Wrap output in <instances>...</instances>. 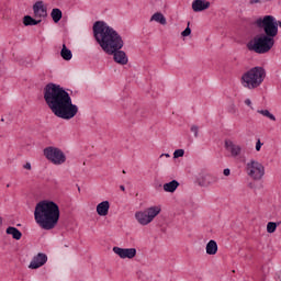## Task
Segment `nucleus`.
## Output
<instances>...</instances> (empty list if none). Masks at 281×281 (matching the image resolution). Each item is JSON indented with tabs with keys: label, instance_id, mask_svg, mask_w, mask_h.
I'll return each mask as SVG.
<instances>
[{
	"label": "nucleus",
	"instance_id": "f3484780",
	"mask_svg": "<svg viewBox=\"0 0 281 281\" xmlns=\"http://www.w3.org/2000/svg\"><path fill=\"white\" fill-rule=\"evenodd\" d=\"M217 251H218V245L216 244V241L214 239H211L206 244V254L209 256H216Z\"/></svg>",
	"mask_w": 281,
	"mask_h": 281
},
{
	"label": "nucleus",
	"instance_id": "6e6552de",
	"mask_svg": "<svg viewBox=\"0 0 281 281\" xmlns=\"http://www.w3.org/2000/svg\"><path fill=\"white\" fill-rule=\"evenodd\" d=\"M44 157L54 166H63L67 161V156L58 147L49 146L44 148Z\"/></svg>",
	"mask_w": 281,
	"mask_h": 281
},
{
	"label": "nucleus",
	"instance_id": "393cba45",
	"mask_svg": "<svg viewBox=\"0 0 281 281\" xmlns=\"http://www.w3.org/2000/svg\"><path fill=\"white\" fill-rule=\"evenodd\" d=\"M276 229H278V224L274 222H269L267 224V232L268 234H273L276 232Z\"/></svg>",
	"mask_w": 281,
	"mask_h": 281
},
{
	"label": "nucleus",
	"instance_id": "a211bd4d",
	"mask_svg": "<svg viewBox=\"0 0 281 281\" xmlns=\"http://www.w3.org/2000/svg\"><path fill=\"white\" fill-rule=\"evenodd\" d=\"M216 181H218V178L210 173H206L203 176V180L202 182H200V186H212V183H216Z\"/></svg>",
	"mask_w": 281,
	"mask_h": 281
},
{
	"label": "nucleus",
	"instance_id": "4be33fe9",
	"mask_svg": "<svg viewBox=\"0 0 281 281\" xmlns=\"http://www.w3.org/2000/svg\"><path fill=\"white\" fill-rule=\"evenodd\" d=\"M60 56L64 58V60H71V58H74V54H71V50L67 48V45L65 44H63Z\"/></svg>",
	"mask_w": 281,
	"mask_h": 281
},
{
	"label": "nucleus",
	"instance_id": "cd10ccee",
	"mask_svg": "<svg viewBox=\"0 0 281 281\" xmlns=\"http://www.w3.org/2000/svg\"><path fill=\"white\" fill-rule=\"evenodd\" d=\"M191 133H194V137H199V126L192 125Z\"/></svg>",
	"mask_w": 281,
	"mask_h": 281
},
{
	"label": "nucleus",
	"instance_id": "bb28decb",
	"mask_svg": "<svg viewBox=\"0 0 281 281\" xmlns=\"http://www.w3.org/2000/svg\"><path fill=\"white\" fill-rule=\"evenodd\" d=\"M192 34V29H190V22L184 31L181 32V36H190Z\"/></svg>",
	"mask_w": 281,
	"mask_h": 281
},
{
	"label": "nucleus",
	"instance_id": "c9c22d12",
	"mask_svg": "<svg viewBox=\"0 0 281 281\" xmlns=\"http://www.w3.org/2000/svg\"><path fill=\"white\" fill-rule=\"evenodd\" d=\"M277 27H281V21H277Z\"/></svg>",
	"mask_w": 281,
	"mask_h": 281
},
{
	"label": "nucleus",
	"instance_id": "7ed1b4c3",
	"mask_svg": "<svg viewBox=\"0 0 281 281\" xmlns=\"http://www.w3.org/2000/svg\"><path fill=\"white\" fill-rule=\"evenodd\" d=\"M34 218L42 229L49 232L60 221V207L54 201L43 200L35 205Z\"/></svg>",
	"mask_w": 281,
	"mask_h": 281
},
{
	"label": "nucleus",
	"instance_id": "1a4fd4ad",
	"mask_svg": "<svg viewBox=\"0 0 281 281\" xmlns=\"http://www.w3.org/2000/svg\"><path fill=\"white\" fill-rule=\"evenodd\" d=\"M246 172L255 181H260L265 177V166L257 160H250L246 165Z\"/></svg>",
	"mask_w": 281,
	"mask_h": 281
},
{
	"label": "nucleus",
	"instance_id": "f257e3e1",
	"mask_svg": "<svg viewBox=\"0 0 281 281\" xmlns=\"http://www.w3.org/2000/svg\"><path fill=\"white\" fill-rule=\"evenodd\" d=\"M92 30L95 42L108 56H113L117 65H128V56L122 50L124 40L115 29L104 21H97Z\"/></svg>",
	"mask_w": 281,
	"mask_h": 281
},
{
	"label": "nucleus",
	"instance_id": "c756f323",
	"mask_svg": "<svg viewBox=\"0 0 281 281\" xmlns=\"http://www.w3.org/2000/svg\"><path fill=\"white\" fill-rule=\"evenodd\" d=\"M260 148H262V142H260V138H258V140L256 143V150H257V153H260Z\"/></svg>",
	"mask_w": 281,
	"mask_h": 281
},
{
	"label": "nucleus",
	"instance_id": "4468645a",
	"mask_svg": "<svg viewBox=\"0 0 281 281\" xmlns=\"http://www.w3.org/2000/svg\"><path fill=\"white\" fill-rule=\"evenodd\" d=\"M211 3L207 0H194L192 2V10L193 12H203L209 10Z\"/></svg>",
	"mask_w": 281,
	"mask_h": 281
},
{
	"label": "nucleus",
	"instance_id": "39448f33",
	"mask_svg": "<svg viewBox=\"0 0 281 281\" xmlns=\"http://www.w3.org/2000/svg\"><path fill=\"white\" fill-rule=\"evenodd\" d=\"M274 45L276 40L273 37L261 33L248 42L247 49H249V52H255V54H268V52L273 49Z\"/></svg>",
	"mask_w": 281,
	"mask_h": 281
},
{
	"label": "nucleus",
	"instance_id": "72a5a7b5",
	"mask_svg": "<svg viewBox=\"0 0 281 281\" xmlns=\"http://www.w3.org/2000/svg\"><path fill=\"white\" fill-rule=\"evenodd\" d=\"M161 157L170 158V154H161V155H160V158H161Z\"/></svg>",
	"mask_w": 281,
	"mask_h": 281
},
{
	"label": "nucleus",
	"instance_id": "7c9ffc66",
	"mask_svg": "<svg viewBox=\"0 0 281 281\" xmlns=\"http://www.w3.org/2000/svg\"><path fill=\"white\" fill-rule=\"evenodd\" d=\"M23 168H24L25 170H32V164L26 162V164L23 166Z\"/></svg>",
	"mask_w": 281,
	"mask_h": 281
},
{
	"label": "nucleus",
	"instance_id": "473e14b6",
	"mask_svg": "<svg viewBox=\"0 0 281 281\" xmlns=\"http://www.w3.org/2000/svg\"><path fill=\"white\" fill-rule=\"evenodd\" d=\"M223 173L225 177H229V175H231L229 168L224 169Z\"/></svg>",
	"mask_w": 281,
	"mask_h": 281
},
{
	"label": "nucleus",
	"instance_id": "dca6fc26",
	"mask_svg": "<svg viewBox=\"0 0 281 281\" xmlns=\"http://www.w3.org/2000/svg\"><path fill=\"white\" fill-rule=\"evenodd\" d=\"M5 232L9 234V236H12L14 240H21L23 237V233H21V231L14 226H9Z\"/></svg>",
	"mask_w": 281,
	"mask_h": 281
},
{
	"label": "nucleus",
	"instance_id": "c85d7f7f",
	"mask_svg": "<svg viewBox=\"0 0 281 281\" xmlns=\"http://www.w3.org/2000/svg\"><path fill=\"white\" fill-rule=\"evenodd\" d=\"M244 103L246 104V106H249V109H251V111H254V104L251 103V99H246L244 101Z\"/></svg>",
	"mask_w": 281,
	"mask_h": 281
},
{
	"label": "nucleus",
	"instance_id": "f03ea898",
	"mask_svg": "<svg viewBox=\"0 0 281 281\" xmlns=\"http://www.w3.org/2000/svg\"><path fill=\"white\" fill-rule=\"evenodd\" d=\"M44 100L52 113L60 120H74L78 115V105L71 101V95L65 88L56 83L44 87Z\"/></svg>",
	"mask_w": 281,
	"mask_h": 281
},
{
	"label": "nucleus",
	"instance_id": "ddd939ff",
	"mask_svg": "<svg viewBox=\"0 0 281 281\" xmlns=\"http://www.w3.org/2000/svg\"><path fill=\"white\" fill-rule=\"evenodd\" d=\"M225 148L231 151L232 157H238L243 153V147L234 144L232 140H225Z\"/></svg>",
	"mask_w": 281,
	"mask_h": 281
},
{
	"label": "nucleus",
	"instance_id": "2eb2a0df",
	"mask_svg": "<svg viewBox=\"0 0 281 281\" xmlns=\"http://www.w3.org/2000/svg\"><path fill=\"white\" fill-rule=\"evenodd\" d=\"M111 203L109 201H103L97 205V214L99 216H108Z\"/></svg>",
	"mask_w": 281,
	"mask_h": 281
},
{
	"label": "nucleus",
	"instance_id": "aec40b11",
	"mask_svg": "<svg viewBox=\"0 0 281 281\" xmlns=\"http://www.w3.org/2000/svg\"><path fill=\"white\" fill-rule=\"evenodd\" d=\"M150 21H156V23H160V25H166L168 23L166 16H164L161 12L154 13Z\"/></svg>",
	"mask_w": 281,
	"mask_h": 281
},
{
	"label": "nucleus",
	"instance_id": "20e7f679",
	"mask_svg": "<svg viewBox=\"0 0 281 281\" xmlns=\"http://www.w3.org/2000/svg\"><path fill=\"white\" fill-rule=\"evenodd\" d=\"M265 78H267V70L260 66L252 67L241 75V87L250 91L258 89L265 82Z\"/></svg>",
	"mask_w": 281,
	"mask_h": 281
},
{
	"label": "nucleus",
	"instance_id": "2f4dec72",
	"mask_svg": "<svg viewBox=\"0 0 281 281\" xmlns=\"http://www.w3.org/2000/svg\"><path fill=\"white\" fill-rule=\"evenodd\" d=\"M249 3L250 5H254L256 3H262V0H250Z\"/></svg>",
	"mask_w": 281,
	"mask_h": 281
},
{
	"label": "nucleus",
	"instance_id": "412c9836",
	"mask_svg": "<svg viewBox=\"0 0 281 281\" xmlns=\"http://www.w3.org/2000/svg\"><path fill=\"white\" fill-rule=\"evenodd\" d=\"M43 20L34 19L32 15H25L23 18V23L27 27L30 25H38V23H42Z\"/></svg>",
	"mask_w": 281,
	"mask_h": 281
},
{
	"label": "nucleus",
	"instance_id": "423d86ee",
	"mask_svg": "<svg viewBox=\"0 0 281 281\" xmlns=\"http://www.w3.org/2000/svg\"><path fill=\"white\" fill-rule=\"evenodd\" d=\"M257 30L262 31L263 35L270 36V38H276L278 36V20L273 15L260 16L254 22Z\"/></svg>",
	"mask_w": 281,
	"mask_h": 281
},
{
	"label": "nucleus",
	"instance_id": "f8f14e48",
	"mask_svg": "<svg viewBox=\"0 0 281 281\" xmlns=\"http://www.w3.org/2000/svg\"><path fill=\"white\" fill-rule=\"evenodd\" d=\"M45 262H47V255L38 252L35 257H33L29 269H41Z\"/></svg>",
	"mask_w": 281,
	"mask_h": 281
},
{
	"label": "nucleus",
	"instance_id": "b1692460",
	"mask_svg": "<svg viewBox=\"0 0 281 281\" xmlns=\"http://www.w3.org/2000/svg\"><path fill=\"white\" fill-rule=\"evenodd\" d=\"M257 113L263 115V117H268V120H271L272 122H276V115L271 114L269 110H257Z\"/></svg>",
	"mask_w": 281,
	"mask_h": 281
},
{
	"label": "nucleus",
	"instance_id": "9b49d317",
	"mask_svg": "<svg viewBox=\"0 0 281 281\" xmlns=\"http://www.w3.org/2000/svg\"><path fill=\"white\" fill-rule=\"evenodd\" d=\"M33 14L34 19H38L43 21L47 16V7L43 3V1H37L33 4Z\"/></svg>",
	"mask_w": 281,
	"mask_h": 281
},
{
	"label": "nucleus",
	"instance_id": "6ab92c4d",
	"mask_svg": "<svg viewBox=\"0 0 281 281\" xmlns=\"http://www.w3.org/2000/svg\"><path fill=\"white\" fill-rule=\"evenodd\" d=\"M162 188L165 192H176L177 188H179V181L172 180L170 182L165 183Z\"/></svg>",
	"mask_w": 281,
	"mask_h": 281
},
{
	"label": "nucleus",
	"instance_id": "e433bc0d",
	"mask_svg": "<svg viewBox=\"0 0 281 281\" xmlns=\"http://www.w3.org/2000/svg\"><path fill=\"white\" fill-rule=\"evenodd\" d=\"M2 222H3V218L0 217V225H1Z\"/></svg>",
	"mask_w": 281,
	"mask_h": 281
},
{
	"label": "nucleus",
	"instance_id": "4c0bfd02",
	"mask_svg": "<svg viewBox=\"0 0 281 281\" xmlns=\"http://www.w3.org/2000/svg\"><path fill=\"white\" fill-rule=\"evenodd\" d=\"M123 175H126V171H125V170H123Z\"/></svg>",
	"mask_w": 281,
	"mask_h": 281
},
{
	"label": "nucleus",
	"instance_id": "a878e982",
	"mask_svg": "<svg viewBox=\"0 0 281 281\" xmlns=\"http://www.w3.org/2000/svg\"><path fill=\"white\" fill-rule=\"evenodd\" d=\"M183 155H186V150H183V149H177V150H175V153H173V158H175V159H179V157H183Z\"/></svg>",
	"mask_w": 281,
	"mask_h": 281
},
{
	"label": "nucleus",
	"instance_id": "f704fd0d",
	"mask_svg": "<svg viewBox=\"0 0 281 281\" xmlns=\"http://www.w3.org/2000/svg\"><path fill=\"white\" fill-rule=\"evenodd\" d=\"M120 190H122V192H124L126 190V188L124 186H120Z\"/></svg>",
	"mask_w": 281,
	"mask_h": 281
},
{
	"label": "nucleus",
	"instance_id": "9d476101",
	"mask_svg": "<svg viewBox=\"0 0 281 281\" xmlns=\"http://www.w3.org/2000/svg\"><path fill=\"white\" fill-rule=\"evenodd\" d=\"M112 251L116 254V256L121 257L123 260L128 258V260H133L135 256H137V249L135 248H120L114 246Z\"/></svg>",
	"mask_w": 281,
	"mask_h": 281
},
{
	"label": "nucleus",
	"instance_id": "5701e85b",
	"mask_svg": "<svg viewBox=\"0 0 281 281\" xmlns=\"http://www.w3.org/2000/svg\"><path fill=\"white\" fill-rule=\"evenodd\" d=\"M50 16L54 23H58L60 19H63V11H60V9H53L50 12Z\"/></svg>",
	"mask_w": 281,
	"mask_h": 281
},
{
	"label": "nucleus",
	"instance_id": "0eeeda50",
	"mask_svg": "<svg viewBox=\"0 0 281 281\" xmlns=\"http://www.w3.org/2000/svg\"><path fill=\"white\" fill-rule=\"evenodd\" d=\"M161 214V206H150L146 209L145 211H138L135 213V218L139 225H149V223H153L155 221L156 216H159Z\"/></svg>",
	"mask_w": 281,
	"mask_h": 281
}]
</instances>
